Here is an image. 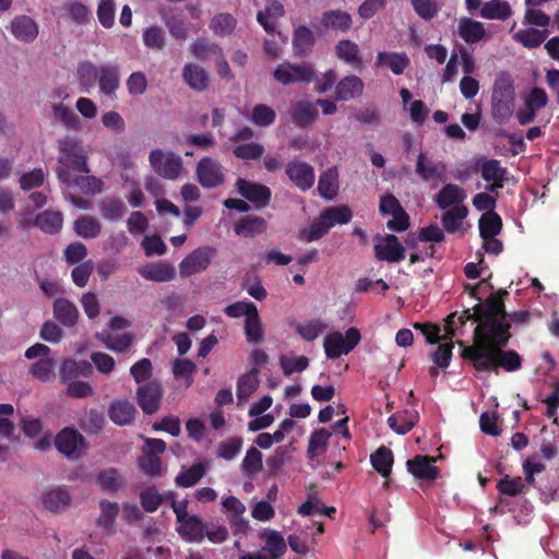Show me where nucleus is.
Here are the masks:
<instances>
[{
  "label": "nucleus",
  "instance_id": "obj_60",
  "mask_svg": "<svg viewBox=\"0 0 559 559\" xmlns=\"http://www.w3.org/2000/svg\"><path fill=\"white\" fill-rule=\"evenodd\" d=\"M352 216V211L347 206L329 207L322 213V217L326 221L330 228L335 224L348 223Z\"/></svg>",
  "mask_w": 559,
  "mask_h": 559
},
{
  "label": "nucleus",
  "instance_id": "obj_45",
  "mask_svg": "<svg viewBox=\"0 0 559 559\" xmlns=\"http://www.w3.org/2000/svg\"><path fill=\"white\" fill-rule=\"evenodd\" d=\"M314 44L313 33L307 26H299L294 32L293 47L295 56L305 57L310 53Z\"/></svg>",
  "mask_w": 559,
  "mask_h": 559
},
{
  "label": "nucleus",
  "instance_id": "obj_50",
  "mask_svg": "<svg viewBox=\"0 0 559 559\" xmlns=\"http://www.w3.org/2000/svg\"><path fill=\"white\" fill-rule=\"evenodd\" d=\"M511 15V8L507 1L490 0L485 2L480 16L488 20H507Z\"/></svg>",
  "mask_w": 559,
  "mask_h": 559
},
{
  "label": "nucleus",
  "instance_id": "obj_39",
  "mask_svg": "<svg viewBox=\"0 0 559 559\" xmlns=\"http://www.w3.org/2000/svg\"><path fill=\"white\" fill-rule=\"evenodd\" d=\"M98 209L102 217L109 222L120 221L127 213L124 203L114 197H107L98 202Z\"/></svg>",
  "mask_w": 559,
  "mask_h": 559
},
{
  "label": "nucleus",
  "instance_id": "obj_63",
  "mask_svg": "<svg viewBox=\"0 0 559 559\" xmlns=\"http://www.w3.org/2000/svg\"><path fill=\"white\" fill-rule=\"evenodd\" d=\"M71 185L78 187L85 194H96L102 191L103 181L94 176H78L71 178Z\"/></svg>",
  "mask_w": 559,
  "mask_h": 559
},
{
  "label": "nucleus",
  "instance_id": "obj_14",
  "mask_svg": "<svg viewBox=\"0 0 559 559\" xmlns=\"http://www.w3.org/2000/svg\"><path fill=\"white\" fill-rule=\"evenodd\" d=\"M416 175L424 181L431 180L445 181L447 166L442 162H433L426 153L420 152L416 159Z\"/></svg>",
  "mask_w": 559,
  "mask_h": 559
},
{
  "label": "nucleus",
  "instance_id": "obj_6",
  "mask_svg": "<svg viewBox=\"0 0 559 559\" xmlns=\"http://www.w3.org/2000/svg\"><path fill=\"white\" fill-rule=\"evenodd\" d=\"M148 160L153 170L160 177L168 180H176L183 170L182 158L174 152L152 150Z\"/></svg>",
  "mask_w": 559,
  "mask_h": 559
},
{
  "label": "nucleus",
  "instance_id": "obj_42",
  "mask_svg": "<svg viewBox=\"0 0 559 559\" xmlns=\"http://www.w3.org/2000/svg\"><path fill=\"white\" fill-rule=\"evenodd\" d=\"M96 338L100 341L108 349L116 353L127 352L133 342V337L129 333H124L122 335H114L108 331L97 333Z\"/></svg>",
  "mask_w": 559,
  "mask_h": 559
},
{
  "label": "nucleus",
  "instance_id": "obj_15",
  "mask_svg": "<svg viewBox=\"0 0 559 559\" xmlns=\"http://www.w3.org/2000/svg\"><path fill=\"white\" fill-rule=\"evenodd\" d=\"M56 448L68 459L76 460L82 455L83 437L76 430L66 428L56 437Z\"/></svg>",
  "mask_w": 559,
  "mask_h": 559
},
{
  "label": "nucleus",
  "instance_id": "obj_55",
  "mask_svg": "<svg viewBox=\"0 0 559 559\" xmlns=\"http://www.w3.org/2000/svg\"><path fill=\"white\" fill-rule=\"evenodd\" d=\"M245 334L249 343L259 344L263 341V329L258 310H254L245 321Z\"/></svg>",
  "mask_w": 559,
  "mask_h": 559
},
{
  "label": "nucleus",
  "instance_id": "obj_36",
  "mask_svg": "<svg viewBox=\"0 0 559 559\" xmlns=\"http://www.w3.org/2000/svg\"><path fill=\"white\" fill-rule=\"evenodd\" d=\"M99 68L92 61H82L76 68V78L81 92L90 93L97 83Z\"/></svg>",
  "mask_w": 559,
  "mask_h": 559
},
{
  "label": "nucleus",
  "instance_id": "obj_29",
  "mask_svg": "<svg viewBox=\"0 0 559 559\" xmlns=\"http://www.w3.org/2000/svg\"><path fill=\"white\" fill-rule=\"evenodd\" d=\"M178 534L189 543H200L205 537V524L197 515H191L179 523Z\"/></svg>",
  "mask_w": 559,
  "mask_h": 559
},
{
  "label": "nucleus",
  "instance_id": "obj_59",
  "mask_svg": "<svg viewBox=\"0 0 559 559\" xmlns=\"http://www.w3.org/2000/svg\"><path fill=\"white\" fill-rule=\"evenodd\" d=\"M276 112L264 104H258L252 108L251 121L258 127H269L274 123Z\"/></svg>",
  "mask_w": 559,
  "mask_h": 559
},
{
  "label": "nucleus",
  "instance_id": "obj_62",
  "mask_svg": "<svg viewBox=\"0 0 559 559\" xmlns=\"http://www.w3.org/2000/svg\"><path fill=\"white\" fill-rule=\"evenodd\" d=\"M97 17L102 26L111 28L115 24L116 4L114 0H99Z\"/></svg>",
  "mask_w": 559,
  "mask_h": 559
},
{
  "label": "nucleus",
  "instance_id": "obj_22",
  "mask_svg": "<svg viewBox=\"0 0 559 559\" xmlns=\"http://www.w3.org/2000/svg\"><path fill=\"white\" fill-rule=\"evenodd\" d=\"M433 463V457L416 455L407 461V471L417 479L433 480L439 474V469Z\"/></svg>",
  "mask_w": 559,
  "mask_h": 559
},
{
  "label": "nucleus",
  "instance_id": "obj_16",
  "mask_svg": "<svg viewBox=\"0 0 559 559\" xmlns=\"http://www.w3.org/2000/svg\"><path fill=\"white\" fill-rule=\"evenodd\" d=\"M181 75L183 82L194 92H205L211 85L210 73L198 63H186Z\"/></svg>",
  "mask_w": 559,
  "mask_h": 559
},
{
  "label": "nucleus",
  "instance_id": "obj_7",
  "mask_svg": "<svg viewBox=\"0 0 559 559\" xmlns=\"http://www.w3.org/2000/svg\"><path fill=\"white\" fill-rule=\"evenodd\" d=\"M360 341V332L356 328H349L345 335L333 332L324 338V352L328 358L335 359L352 352Z\"/></svg>",
  "mask_w": 559,
  "mask_h": 559
},
{
  "label": "nucleus",
  "instance_id": "obj_9",
  "mask_svg": "<svg viewBox=\"0 0 559 559\" xmlns=\"http://www.w3.org/2000/svg\"><path fill=\"white\" fill-rule=\"evenodd\" d=\"M374 242V254L378 260L393 263L405 258V249L395 235H377Z\"/></svg>",
  "mask_w": 559,
  "mask_h": 559
},
{
  "label": "nucleus",
  "instance_id": "obj_37",
  "mask_svg": "<svg viewBox=\"0 0 559 559\" xmlns=\"http://www.w3.org/2000/svg\"><path fill=\"white\" fill-rule=\"evenodd\" d=\"M419 415L415 409H405L391 415L388 424L392 430L399 435L408 432L418 421Z\"/></svg>",
  "mask_w": 559,
  "mask_h": 559
},
{
  "label": "nucleus",
  "instance_id": "obj_28",
  "mask_svg": "<svg viewBox=\"0 0 559 559\" xmlns=\"http://www.w3.org/2000/svg\"><path fill=\"white\" fill-rule=\"evenodd\" d=\"M466 193L464 189L456 185H445L435 197V201L442 210H450L455 206H462Z\"/></svg>",
  "mask_w": 559,
  "mask_h": 559
},
{
  "label": "nucleus",
  "instance_id": "obj_1",
  "mask_svg": "<svg viewBox=\"0 0 559 559\" xmlns=\"http://www.w3.org/2000/svg\"><path fill=\"white\" fill-rule=\"evenodd\" d=\"M476 320L480 325L474 329V345L463 347V357L473 361L477 370L503 367L511 371L521 366V357L515 352L501 350L509 338V324L502 301L495 295L476 309Z\"/></svg>",
  "mask_w": 559,
  "mask_h": 559
},
{
  "label": "nucleus",
  "instance_id": "obj_53",
  "mask_svg": "<svg viewBox=\"0 0 559 559\" xmlns=\"http://www.w3.org/2000/svg\"><path fill=\"white\" fill-rule=\"evenodd\" d=\"M501 227V218L496 212H485L479 218V234L481 238L496 237L500 233Z\"/></svg>",
  "mask_w": 559,
  "mask_h": 559
},
{
  "label": "nucleus",
  "instance_id": "obj_48",
  "mask_svg": "<svg viewBox=\"0 0 559 559\" xmlns=\"http://www.w3.org/2000/svg\"><path fill=\"white\" fill-rule=\"evenodd\" d=\"M258 371L255 369L241 376L237 383V400L238 404L248 402L249 397L259 386V379L257 377Z\"/></svg>",
  "mask_w": 559,
  "mask_h": 559
},
{
  "label": "nucleus",
  "instance_id": "obj_33",
  "mask_svg": "<svg viewBox=\"0 0 559 559\" xmlns=\"http://www.w3.org/2000/svg\"><path fill=\"white\" fill-rule=\"evenodd\" d=\"M99 510L100 513L96 520V524L104 533L111 534L114 532L116 519L119 514V504L117 502L103 499L99 501Z\"/></svg>",
  "mask_w": 559,
  "mask_h": 559
},
{
  "label": "nucleus",
  "instance_id": "obj_4",
  "mask_svg": "<svg viewBox=\"0 0 559 559\" xmlns=\"http://www.w3.org/2000/svg\"><path fill=\"white\" fill-rule=\"evenodd\" d=\"M491 111L499 123L509 119L514 111L513 86L508 76H500L495 82Z\"/></svg>",
  "mask_w": 559,
  "mask_h": 559
},
{
  "label": "nucleus",
  "instance_id": "obj_19",
  "mask_svg": "<svg viewBox=\"0 0 559 559\" xmlns=\"http://www.w3.org/2000/svg\"><path fill=\"white\" fill-rule=\"evenodd\" d=\"M96 485L104 492L115 493L119 490L126 489L128 480L119 469L108 467L97 472Z\"/></svg>",
  "mask_w": 559,
  "mask_h": 559
},
{
  "label": "nucleus",
  "instance_id": "obj_35",
  "mask_svg": "<svg viewBox=\"0 0 559 559\" xmlns=\"http://www.w3.org/2000/svg\"><path fill=\"white\" fill-rule=\"evenodd\" d=\"M284 7L278 0H270L266 2L265 9L259 11L257 20L267 33L275 31V21L284 15Z\"/></svg>",
  "mask_w": 559,
  "mask_h": 559
},
{
  "label": "nucleus",
  "instance_id": "obj_31",
  "mask_svg": "<svg viewBox=\"0 0 559 559\" xmlns=\"http://www.w3.org/2000/svg\"><path fill=\"white\" fill-rule=\"evenodd\" d=\"M73 230L83 239H95L100 236L103 225L95 216L81 215L73 222Z\"/></svg>",
  "mask_w": 559,
  "mask_h": 559
},
{
  "label": "nucleus",
  "instance_id": "obj_2",
  "mask_svg": "<svg viewBox=\"0 0 559 559\" xmlns=\"http://www.w3.org/2000/svg\"><path fill=\"white\" fill-rule=\"evenodd\" d=\"M59 151L60 156L55 171L60 182L71 186L72 173H90L86 153L78 140L64 139L59 141Z\"/></svg>",
  "mask_w": 559,
  "mask_h": 559
},
{
  "label": "nucleus",
  "instance_id": "obj_20",
  "mask_svg": "<svg viewBox=\"0 0 559 559\" xmlns=\"http://www.w3.org/2000/svg\"><path fill=\"white\" fill-rule=\"evenodd\" d=\"M45 509L52 513H60L71 504V495L64 486L51 488L40 496Z\"/></svg>",
  "mask_w": 559,
  "mask_h": 559
},
{
  "label": "nucleus",
  "instance_id": "obj_25",
  "mask_svg": "<svg viewBox=\"0 0 559 559\" xmlns=\"http://www.w3.org/2000/svg\"><path fill=\"white\" fill-rule=\"evenodd\" d=\"M365 84L356 75H347L335 85V98L341 102H348L362 95Z\"/></svg>",
  "mask_w": 559,
  "mask_h": 559
},
{
  "label": "nucleus",
  "instance_id": "obj_51",
  "mask_svg": "<svg viewBox=\"0 0 559 559\" xmlns=\"http://www.w3.org/2000/svg\"><path fill=\"white\" fill-rule=\"evenodd\" d=\"M377 64H386L394 74H402L409 64V59L405 53H388L379 52L377 56Z\"/></svg>",
  "mask_w": 559,
  "mask_h": 559
},
{
  "label": "nucleus",
  "instance_id": "obj_30",
  "mask_svg": "<svg viewBox=\"0 0 559 559\" xmlns=\"http://www.w3.org/2000/svg\"><path fill=\"white\" fill-rule=\"evenodd\" d=\"M507 170L500 166V163L496 159H489L481 165V176L486 181H492L487 187V190L491 193H497L502 188V181L506 179Z\"/></svg>",
  "mask_w": 559,
  "mask_h": 559
},
{
  "label": "nucleus",
  "instance_id": "obj_61",
  "mask_svg": "<svg viewBox=\"0 0 559 559\" xmlns=\"http://www.w3.org/2000/svg\"><path fill=\"white\" fill-rule=\"evenodd\" d=\"M52 118L72 129H78L80 127V119L78 116L62 104L52 106Z\"/></svg>",
  "mask_w": 559,
  "mask_h": 559
},
{
  "label": "nucleus",
  "instance_id": "obj_41",
  "mask_svg": "<svg viewBox=\"0 0 559 559\" xmlns=\"http://www.w3.org/2000/svg\"><path fill=\"white\" fill-rule=\"evenodd\" d=\"M34 225L47 234H57L63 225V215L59 211L46 210L38 214L34 221Z\"/></svg>",
  "mask_w": 559,
  "mask_h": 559
},
{
  "label": "nucleus",
  "instance_id": "obj_17",
  "mask_svg": "<svg viewBox=\"0 0 559 559\" xmlns=\"http://www.w3.org/2000/svg\"><path fill=\"white\" fill-rule=\"evenodd\" d=\"M286 175L301 191H307L314 183V169L305 162H292L286 167Z\"/></svg>",
  "mask_w": 559,
  "mask_h": 559
},
{
  "label": "nucleus",
  "instance_id": "obj_38",
  "mask_svg": "<svg viewBox=\"0 0 559 559\" xmlns=\"http://www.w3.org/2000/svg\"><path fill=\"white\" fill-rule=\"evenodd\" d=\"M207 471V464L200 462L189 468L182 467L175 478V484L180 488H189L198 484Z\"/></svg>",
  "mask_w": 559,
  "mask_h": 559
},
{
  "label": "nucleus",
  "instance_id": "obj_54",
  "mask_svg": "<svg viewBox=\"0 0 559 559\" xmlns=\"http://www.w3.org/2000/svg\"><path fill=\"white\" fill-rule=\"evenodd\" d=\"M55 365L56 364L52 358H41L32 364L29 373L39 381L49 382L56 377L53 372Z\"/></svg>",
  "mask_w": 559,
  "mask_h": 559
},
{
  "label": "nucleus",
  "instance_id": "obj_26",
  "mask_svg": "<svg viewBox=\"0 0 559 559\" xmlns=\"http://www.w3.org/2000/svg\"><path fill=\"white\" fill-rule=\"evenodd\" d=\"M11 33L20 41L32 43L38 35V25L32 17L19 15L11 22Z\"/></svg>",
  "mask_w": 559,
  "mask_h": 559
},
{
  "label": "nucleus",
  "instance_id": "obj_5",
  "mask_svg": "<svg viewBox=\"0 0 559 559\" xmlns=\"http://www.w3.org/2000/svg\"><path fill=\"white\" fill-rule=\"evenodd\" d=\"M316 69L311 63H292L289 61L281 62L273 72L275 81L283 85L297 83L309 84L314 81Z\"/></svg>",
  "mask_w": 559,
  "mask_h": 559
},
{
  "label": "nucleus",
  "instance_id": "obj_40",
  "mask_svg": "<svg viewBox=\"0 0 559 559\" xmlns=\"http://www.w3.org/2000/svg\"><path fill=\"white\" fill-rule=\"evenodd\" d=\"M92 373V366L86 360L67 359L60 369V380L66 383L73 381L76 377H88Z\"/></svg>",
  "mask_w": 559,
  "mask_h": 559
},
{
  "label": "nucleus",
  "instance_id": "obj_10",
  "mask_svg": "<svg viewBox=\"0 0 559 559\" xmlns=\"http://www.w3.org/2000/svg\"><path fill=\"white\" fill-rule=\"evenodd\" d=\"M215 253L212 247H200L188 254L179 264L180 275L186 277L206 270Z\"/></svg>",
  "mask_w": 559,
  "mask_h": 559
},
{
  "label": "nucleus",
  "instance_id": "obj_13",
  "mask_svg": "<svg viewBox=\"0 0 559 559\" xmlns=\"http://www.w3.org/2000/svg\"><path fill=\"white\" fill-rule=\"evenodd\" d=\"M97 84L102 95L111 100L117 99V91L120 87L119 67L111 63L100 66Z\"/></svg>",
  "mask_w": 559,
  "mask_h": 559
},
{
  "label": "nucleus",
  "instance_id": "obj_21",
  "mask_svg": "<svg viewBox=\"0 0 559 559\" xmlns=\"http://www.w3.org/2000/svg\"><path fill=\"white\" fill-rule=\"evenodd\" d=\"M258 536L265 543L262 550L267 552L265 555L267 559H280L286 552V542L280 532L263 528L259 532Z\"/></svg>",
  "mask_w": 559,
  "mask_h": 559
},
{
  "label": "nucleus",
  "instance_id": "obj_8",
  "mask_svg": "<svg viewBox=\"0 0 559 559\" xmlns=\"http://www.w3.org/2000/svg\"><path fill=\"white\" fill-rule=\"evenodd\" d=\"M197 177L203 188L212 189L223 185L226 168L211 157H203L197 165Z\"/></svg>",
  "mask_w": 559,
  "mask_h": 559
},
{
  "label": "nucleus",
  "instance_id": "obj_11",
  "mask_svg": "<svg viewBox=\"0 0 559 559\" xmlns=\"http://www.w3.org/2000/svg\"><path fill=\"white\" fill-rule=\"evenodd\" d=\"M164 390L158 381H151L136 389V401L144 414L152 415L159 408Z\"/></svg>",
  "mask_w": 559,
  "mask_h": 559
},
{
  "label": "nucleus",
  "instance_id": "obj_12",
  "mask_svg": "<svg viewBox=\"0 0 559 559\" xmlns=\"http://www.w3.org/2000/svg\"><path fill=\"white\" fill-rule=\"evenodd\" d=\"M236 188L241 197L250 201L257 209L265 207L271 199L269 187L239 178Z\"/></svg>",
  "mask_w": 559,
  "mask_h": 559
},
{
  "label": "nucleus",
  "instance_id": "obj_58",
  "mask_svg": "<svg viewBox=\"0 0 559 559\" xmlns=\"http://www.w3.org/2000/svg\"><path fill=\"white\" fill-rule=\"evenodd\" d=\"M236 20L229 13L215 15L210 23L211 29L218 36H226L233 33Z\"/></svg>",
  "mask_w": 559,
  "mask_h": 559
},
{
  "label": "nucleus",
  "instance_id": "obj_47",
  "mask_svg": "<svg viewBox=\"0 0 559 559\" xmlns=\"http://www.w3.org/2000/svg\"><path fill=\"white\" fill-rule=\"evenodd\" d=\"M466 206H455L441 215V223L445 231L454 234L460 230L463 219L467 216Z\"/></svg>",
  "mask_w": 559,
  "mask_h": 559
},
{
  "label": "nucleus",
  "instance_id": "obj_44",
  "mask_svg": "<svg viewBox=\"0 0 559 559\" xmlns=\"http://www.w3.org/2000/svg\"><path fill=\"white\" fill-rule=\"evenodd\" d=\"M352 16L342 10H331L322 15V24L325 28L347 32L352 27Z\"/></svg>",
  "mask_w": 559,
  "mask_h": 559
},
{
  "label": "nucleus",
  "instance_id": "obj_46",
  "mask_svg": "<svg viewBox=\"0 0 559 559\" xmlns=\"http://www.w3.org/2000/svg\"><path fill=\"white\" fill-rule=\"evenodd\" d=\"M190 51L197 59L215 60L223 52V49L205 38H198L190 45Z\"/></svg>",
  "mask_w": 559,
  "mask_h": 559
},
{
  "label": "nucleus",
  "instance_id": "obj_64",
  "mask_svg": "<svg viewBox=\"0 0 559 559\" xmlns=\"http://www.w3.org/2000/svg\"><path fill=\"white\" fill-rule=\"evenodd\" d=\"M46 178V174L41 168H34L33 170L23 174L20 177V188L24 191L32 190L40 187Z\"/></svg>",
  "mask_w": 559,
  "mask_h": 559
},
{
  "label": "nucleus",
  "instance_id": "obj_3",
  "mask_svg": "<svg viewBox=\"0 0 559 559\" xmlns=\"http://www.w3.org/2000/svg\"><path fill=\"white\" fill-rule=\"evenodd\" d=\"M486 301L476 305L471 313L469 309L464 310L462 314L457 316L456 312L451 313L447 317L445 323L443 328H439L433 324H421L415 323L414 328L420 330L425 335L426 341L430 344L439 343L440 341H451L455 336L463 335L462 328L465 325L466 321L472 320L473 322H477V326L480 325V320H476V314L478 311L476 309L484 305Z\"/></svg>",
  "mask_w": 559,
  "mask_h": 559
},
{
  "label": "nucleus",
  "instance_id": "obj_24",
  "mask_svg": "<svg viewBox=\"0 0 559 559\" xmlns=\"http://www.w3.org/2000/svg\"><path fill=\"white\" fill-rule=\"evenodd\" d=\"M138 271L143 278L158 283L169 282L176 276L175 267L167 261L147 264L140 267Z\"/></svg>",
  "mask_w": 559,
  "mask_h": 559
},
{
  "label": "nucleus",
  "instance_id": "obj_49",
  "mask_svg": "<svg viewBox=\"0 0 559 559\" xmlns=\"http://www.w3.org/2000/svg\"><path fill=\"white\" fill-rule=\"evenodd\" d=\"M318 190L320 195L328 200H332L337 194L338 183L336 169L329 168L320 175Z\"/></svg>",
  "mask_w": 559,
  "mask_h": 559
},
{
  "label": "nucleus",
  "instance_id": "obj_32",
  "mask_svg": "<svg viewBox=\"0 0 559 559\" xmlns=\"http://www.w3.org/2000/svg\"><path fill=\"white\" fill-rule=\"evenodd\" d=\"M459 34L467 44L478 43L487 38V32L481 22L463 17L459 22Z\"/></svg>",
  "mask_w": 559,
  "mask_h": 559
},
{
  "label": "nucleus",
  "instance_id": "obj_52",
  "mask_svg": "<svg viewBox=\"0 0 559 559\" xmlns=\"http://www.w3.org/2000/svg\"><path fill=\"white\" fill-rule=\"evenodd\" d=\"M373 468L383 477H388L391 473L393 464V453L389 448L380 447L370 456Z\"/></svg>",
  "mask_w": 559,
  "mask_h": 559
},
{
  "label": "nucleus",
  "instance_id": "obj_27",
  "mask_svg": "<svg viewBox=\"0 0 559 559\" xmlns=\"http://www.w3.org/2000/svg\"><path fill=\"white\" fill-rule=\"evenodd\" d=\"M52 311L55 319L67 328L74 326L80 318L76 306L67 298H57Z\"/></svg>",
  "mask_w": 559,
  "mask_h": 559
},
{
  "label": "nucleus",
  "instance_id": "obj_57",
  "mask_svg": "<svg viewBox=\"0 0 559 559\" xmlns=\"http://www.w3.org/2000/svg\"><path fill=\"white\" fill-rule=\"evenodd\" d=\"M143 44L153 50H163L165 48V33L162 27L152 25L143 31Z\"/></svg>",
  "mask_w": 559,
  "mask_h": 559
},
{
  "label": "nucleus",
  "instance_id": "obj_43",
  "mask_svg": "<svg viewBox=\"0 0 559 559\" xmlns=\"http://www.w3.org/2000/svg\"><path fill=\"white\" fill-rule=\"evenodd\" d=\"M266 228V222L261 216H246L241 218L234 227L235 233L241 237H253L263 233Z\"/></svg>",
  "mask_w": 559,
  "mask_h": 559
},
{
  "label": "nucleus",
  "instance_id": "obj_34",
  "mask_svg": "<svg viewBox=\"0 0 559 559\" xmlns=\"http://www.w3.org/2000/svg\"><path fill=\"white\" fill-rule=\"evenodd\" d=\"M336 56L354 69L364 67L358 45L349 39H343L335 46Z\"/></svg>",
  "mask_w": 559,
  "mask_h": 559
},
{
  "label": "nucleus",
  "instance_id": "obj_18",
  "mask_svg": "<svg viewBox=\"0 0 559 559\" xmlns=\"http://www.w3.org/2000/svg\"><path fill=\"white\" fill-rule=\"evenodd\" d=\"M292 122L299 128L311 126L319 117L317 105L310 100L295 102L289 110Z\"/></svg>",
  "mask_w": 559,
  "mask_h": 559
},
{
  "label": "nucleus",
  "instance_id": "obj_23",
  "mask_svg": "<svg viewBox=\"0 0 559 559\" xmlns=\"http://www.w3.org/2000/svg\"><path fill=\"white\" fill-rule=\"evenodd\" d=\"M136 408L128 400H115L108 408V417L118 426L131 425L134 420Z\"/></svg>",
  "mask_w": 559,
  "mask_h": 559
},
{
  "label": "nucleus",
  "instance_id": "obj_56",
  "mask_svg": "<svg viewBox=\"0 0 559 559\" xmlns=\"http://www.w3.org/2000/svg\"><path fill=\"white\" fill-rule=\"evenodd\" d=\"M331 433L325 428H321L311 433L307 449L309 459L312 460L314 456L325 451Z\"/></svg>",
  "mask_w": 559,
  "mask_h": 559
}]
</instances>
